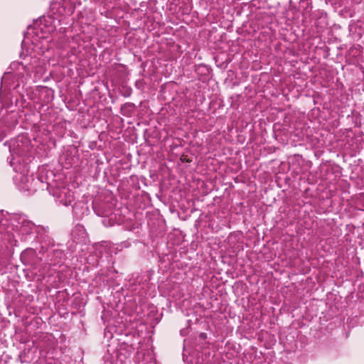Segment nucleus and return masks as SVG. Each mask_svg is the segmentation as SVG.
<instances>
[{"label": "nucleus", "instance_id": "obj_1", "mask_svg": "<svg viewBox=\"0 0 364 364\" xmlns=\"http://www.w3.org/2000/svg\"><path fill=\"white\" fill-rule=\"evenodd\" d=\"M9 149L12 156H21L29 151L30 143L24 136H18L9 142Z\"/></svg>", "mask_w": 364, "mask_h": 364}, {"label": "nucleus", "instance_id": "obj_2", "mask_svg": "<svg viewBox=\"0 0 364 364\" xmlns=\"http://www.w3.org/2000/svg\"><path fill=\"white\" fill-rule=\"evenodd\" d=\"M38 61L37 58H33L30 64H24L23 62L14 61L11 63L8 68L9 73H14L17 77H23L25 75H30L31 73L34 72V64Z\"/></svg>", "mask_w": 364, "mask_h": 364}, {"label": "nucleus", "instance_id": "obj_3", "mask_svg": "<svg viewBox=\"0 0 364 364\" xmlns=\"http://www.w3.org/2000/svg\"><path fill=\"white\" fill-rule=\"evenodd\" d=\"M34 229V224L30 221L23 220L20 227V231L22 234H30Z\"/></svg>", "mask_w": 364, "mask_h": 364}, {"label": "nucleus", "instance_id": "obj_4", "mask_svg": "<svg viewBox=\"0 0 364 364\" xmlns=\"http://www.w3.org/2000/svg\"><path fill=\"white\" fill-rule=\"evenodd\" d=\"M6 134L3 128L0 126V141L4 138Z\"/></svg>", "mask_w": 364, "mask_h": 364}]
</instances>
